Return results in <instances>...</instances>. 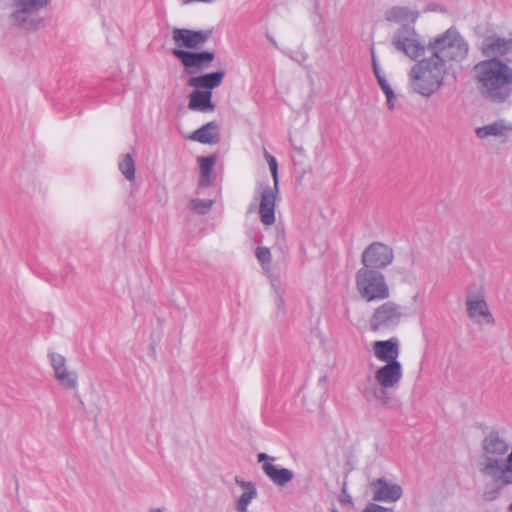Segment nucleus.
<instances>
[{"instance_id": "nucleus-18", "label": "nucleus", "mask_w": 512, "mask_h": 512, "mask_svg": "<svg viewBox=\"0 0 512 512\" xmlns=\"http://www.w3.org/2000/svg\"><path fill=\"white\" fill-rule=\"evenodd\" d=\"M389 389V387L379 384L375 379L369 380L362 390V395L371 404L386 406L391 400Z\"/></svg>"}, {"instance_id": "nucleus-5", "label": "nucleus", "mask_w": 512, "mask_h": 512, "mask_svg": "<svg viewBox=\"0 0 512 512\" xmlns=\"http://www.w3.org/2000/svg\"><path fill=\"white\" fill-rule=\"evenodd\" d=\"M50 0H12L8 23L19 30L33 32L44 27L41 11Z\"/></svg>"}, {"instance_id": "nucleus-13", "label": "nucleus", "mask_w": 512, "mask_h": 512, "mask_svg": "<svg viewBox=\"0 0 512 512\" xmlns=\"http://www.w3.org/2000/svg\"><path fill=\"white\" fill-rule=\"evenodd\" d=\"M211 35V30H191L177 27L172 29V39L176 45L175 49L196 50L203 46Z\"/></svg>"}, {"instance_id": "nucleus-42", "label": "nucleus", "mask_w": 512, "mask_h": 512, "mask_svg": "<svg viewBox=\"0 0 512 512\" xmlns=\"http://www.w3.org/2000/svg\"><path fill=\"white\" fill-rule=\"evenodd\" d=\"M504 465L512 467V448H511V452L508 454L507 458L504 460Z\"/></svg>"}, {"instance_id": "nucleus-30", "label": "nucleus", "mask_w": 512, "mask_h": 512, "mask_svg": "<svg viewBox=\"0 0 512 512\" xmlns=\"http://www.w3.org/2000/svg\"><path fill=\"white\" fill-rule=\"evenodd\" d=\"M275 247L283 254L288 251V246L286 244V235L285 229L283 225L275 226Z\"/></svg>"}, {"instance_id": "nucleus-15", "label": "nucleus", "mask_w": 512, "mask_h": 512, "mask_svg": "<svg viewBox=\"0 0 512 512\" xmlns=\"http://www.w3.org/2000/svg\"><path fill=\"white\" fill-rule=\"evenodd\" d=\"M479 49L486 59H503L512 51V39L490 35L482 40Z\"/></svg>"}, {"instance_id": "nucleus-8", "label": "nucleus", "mask_w": 512, "mask_h": 512, "mask_svg": "<svg viewBox=\"0 0 512 512\" xmlns=\"http://www.w3.org/2000/svg\"><path fill=\"white\" fill-rule=\"evenodd\" d=\"M267 163L273 178V186L265 184L258 187L257 193L260 199L258 213L260 221L265 226H271L275 223V207L276 198L279 193V178L276 158L274 156L269 157Z\"/></svg>"}, {"instance_id": "nucleus-28", "label": "nucleus", "mask_w": 512, "mask_h": 512, "mask_svg": "<svg viewBox=\"0 0 512 512\" xmlns=\"http://www.w3.org/2000/svg\"><path fill=\"white\" fill-rule=\"evenodd\" d=\"M255 256L259 261L264 273L270 274L272 260L270 249L265 246H258L255 251Z\"/></svg>"}, {"instance_id": "nucleus-16", "label": "nucleus", "mask_w": 512, "mask_h": 512, "mask_svg": "<svg viewBox=\"0 0 512 512\" xmlns=\"http://www.w3.org/2000/svg\"><path fill=\"white\" fill-rule=\"evenodd\" d=\"M372 499L379 502H396L403 494L398 484H391L385 478H378L371 483Z\"/></svg>"}, {"instance_id": "nucleus-49", "label": "nucleus", "mask_w": 512, "mask_h": 512, "mask_svg": "<svg viewBox=\"0 0 512 512\" xmlns=\"http://www.w3.org/2000/svg\"><path fill=\"white\" fill-rule=\"evenodd\" d=\"M509 510L512 511V503L509 506Z\"/></svg>"}, {"instance_id": "nucleus-37", "label": "nucleus", "mask_w": 512, "mask_h": 512, "mask_svg": "<svg viewBox=\"0 0 512 512\" xmlns=\"http://www.w3.org/2000/svg\"><path fill=\"white\" fill-rule=\"evenodd\" d=\"M370 54H371V64H372V67L373 66H378V61H377V57H376V54H375V49H374V46L372 45L370 47Z\"/></svg>"}, {"instance_id": "nucleus-41", "label": "nucleus", "mask_w": 512, "mask_h": 512, "mask_svg": "<svg viewBox=\"0 0 512 512\" xmlns=\"http://www.w3.org/2000/svg\"><path fill=\"white\" fill-rule=\"evenodd\" d=\"M183 4H188L191 2H203V3H213L216 0H181Z\"/></svg>"}, {"instance_id": "nucleus-43", "label": "nucleus", "mask_w": 512, "mask_h": 512, "mask_svg": "<svg viewBox=\"0 0 512 512\" xmlns=\"http://www.w3.org/2000/svg\"><path fill=\"white\" fill-rule=\"evenodd\" d=\"M343 494H344V498L341 499V502H349L350 503L351 502V497L348 494H346V490L345 489H343Z\"/></svg>"}, {"instance_id": "nucleus-6", "label": "nucleus", "mask_w": 512, "mask_h": 512, "mask_svg": "<svg viewBox=\"0 0 512 512\" xmlns=\"http://www.w3.org/2000/svg\"><path fill=\"white\" fill-rule=\"evenodd\" d=\"M482 455L479 460V471L482 474H493L498 471L499 463L508 452L509 446L499 431L491 429L481 442Z\"/></svg>"}, {"instance_id": "nucleus-50", "label": "nucleus", "mask_w": 512, "mask_h": 512, "mask_svg": "<svg viewBox=\"0 0 512 512\" xmlns=\"http://www.w3.org/2000/svg\"><path fill=\"white\" fill-rule=\"evenodd\" d=\"M332 512H339V511H338V510H336V509H333V511H332Z\"/></svg>"}, {"instance_id": "nucleus-25", "label": "nucleus", "mask_w": 512, "mask_h": 512, "mask_svg": "<svg viewBox=\"0 0 512 512\" xmlns=\"http://www.w3.org/2000/svg\"><path fill=\"white\" fill-rule=\"evenodd\" d=\"M262 469L269 479L278 486H285L294 477L291 470L287 468H278L270 462L264 463L262 465Z\"/></svg>"}, {"instance_id": "nucleus-36", "label": "nucleus", "mask_w": 512, "mask_h": 512, "mask_svg": "<svg viewBox=\"0 0 512 512\" xmlns=\"http://www.w3.org/2000/svg\"><path fill=\"white\" fill-rule=\"evenodd\" d=\"M257 459H258V462H263V464H264V463H266L268 460H274V458H273V457H271V456H269L268 454L263 453V452H262V453H259V454L257 455Z\"/></svg>"}, {"instance_id": "nucleus-4", "label": "nucleus", "mask_w": 512, "mask_h": 512, "mask_svg": "<svg viewBox=\"0 0 512 512\" xmlns=\"http://www.w3.org/2000/svg\"><path fill=\"white\" fill-rule=\"evenodd\" d=\"M468 51V43L454 27H450L425 46V52L430 53L444 64H446V61H463L467 57Z\"/></svg>"}, {"instance_id": "nucleus-10", "label": "nucleus", "mask_w": 512, "mask_h": 512, "mask_svg": "<svg viewBox=\"0 0 512 512\" xmlns=\"http://www.w3.org/2000/svg\"><path fill=\"white\" fill-rule=\"evenodd\" d=\"M402 317V307L395 302L387 301L374 310L369 327L374 332L390 330L399 325Z\"/></svg>"}, {"instance_id": "nucleus-35", "label": "nucleus", "mask_w": 512, "mask_h": 512, "mask_svg": "<svg viewBox=\"0 0 512 512\" xmlns=\"http://www.w3.org/2000/svg\"><path fill=\"white\" fill-rule=\"evenodd\" d=\"M362 512H394L393 508L383 507L375 503H369Z\"/></svg>"}, {"instance_id": "nucleus-20", "label": "nucleus", "mask_w": 512, "mask_h": 512, "mask_svg": "<svg viewBox=\"0 0 512 512\" xmlns=\"http://www.w3.org/2000/svg\"><path fill=\"white\" fill-rule=\"evenodd\" d=\"M187 139L202 144H217L220 141V129L216 121H210L187 136Z\"/></svg>"}, {"instance_id": "nucleus-17", "label": "nucleus", "mask_w": 512, "mask_h": 512, "mask_svg": "<svg viewBox=\"0 0 512 512\" xmlns=\"http://www.w3.org/2000/svg\"><path fill=\"white\" fill-rule=\"evenodd\" d=\"M402 378V366L399 361L386 363L375 372L374 379L384 387L395 388Z\"/></svg>"}, {"instance_id": "nucleus-21", "label": "nucleus", "mask_w": 512, "mask_h": 512, "mask_svg": "<svg viewBox=\"0 0 512 512\" xmlns=\"http://www.w3.org/2000/svg\"><path fill=\"white\" fill-rule=\"evenodd\" d=\"M224 76V71L206 73L200 76L190 77L188 79V85L199 90L211 91L222 83Z\"/></svg>"}, {"instance_id": "nucleus-27", "label": "nucleus", "mask_w": 512, "mask_h": 512, "mask_svg": "<svg viewBox=\"0 0 512 512\" xmlns=\"http://www.w3.org/2000/svg\"><path fill=\"white\" fill-rule=\"evenodd\" d=\"M491 477L496 482H500L502 486L512 484V467L504 465V461L499 463L498 471L493 474H484Z\"/></svg>"}, {"instance_id": "nucleus-46", "label": "nucleus", "mask_w": 512, "mask_h": 512, "mask_svg": "<svg viewBox=\"0 0 512 512\" xmlns=\"http://www.w3.org/2000/svg\"><path fill=\"white\" fill-rule=\"evenodd\" d=\"M264 156H265V158H266V160H267V161H268L269 157H273L271 154H269V153L267 152V150H266V149H264Z\"/></svg>"}, {"instance_id": "nucleus-9", "label": "nucleus", "mask_w": 512, "mask_h": 512, "mask_svg": "<svg viewBox=\"0 0 512 512\" xmlns=\"http://www.w3.org/2000/svg\"><path fill=\"white\" fill-rule=\"evenodd\" d=\"M466 312L470 320L477 325H492L495 319L485 300L483 287L472 284L467 287L465 299Z\"/></svg>"}, {"instance_id": "nucleus-39", "label": "nucleus", "mask_w": 512, "mask_h": 512, "mask_svg": "<svg viewBox=\"0 0 512 512\" xmlns=\"http://www.w3.org/2000/svg\"><path fill=\"white\" fill-rule=\"evenodd\" d=\"M377 82L381 89H383V87H386L387 85H389L385 76L377 78Z\"/></svg>"}, {"instance_id": "nucleus-40", "label": "nucleus", "mask_w": 512, "mask_h": 512, "mask_svg": "<svg viewBox=\"0 0 512 512\" xmlns=\"http://www.w3.org/2000/svg\"><path fill=\"white\" fill-rule=\"evenodd\" d=\"M372 70H373V73H374L376 79L379 78V77H383L384 76L382 74V72H381V69H380L379 65L378 66H373Z\"/></svg>"}, {"instance_id": "nucleus-34", "label": "nucleus", "mask_w": 512, "mask_h": 512, "mask_svg": "<svg viewBox=\"0 0 512 512\" xmlns=\"http://www.w3.org/2000/svg\"><path fill=\"white\" fill-rule=\"evenodd\" d=\"M270 279H271V285H272L273 289L275 290V293H276V296H277V299H276L277 309L281 313H284V298L282 296V293H281L279 287L277 286V279H275L272 276H270Z\"/></svg>"}, {"instance_id": "nucleus-1", "label": "nucleus", "mask_w": 512, "mask_h": 512, "mask_svg": "<svg viewBox=\"0 0 512 512\" xmlns=\"http://www.w3.org/2000/svg\"><path fill=\"white\" fill-rule=\"evenodd\" d=\"M510 60L484 59L473 67V78L481 97L492 104L506 103L512 96Z\"/></svg>"}, {"instance_id": "nucleus-38", "label": "nucleus", "mask_w": 512, "mask_h": 512, "mask_svg": "<svg viewBox=\"0 0 512 512\" xmlns=\"http://www.w3.org/2000/svg\"><path fill=\"white\" fill-rule=\"evenodd\" d=\"M427 11H440V12H444L445 9L442 8V6L440 5H437V4H429L427 6Z\"/></svg>"}, {"instance_id": "nucleus-29", "label": "nucleus", "mask_w": 512, "mask_h": 512, "mask_svg": "<svg viewBox=\"0 0 512 512\" xmlns=\"http://www.w3.org/2000/svg\"><path fill=\"white\" fill-rule=\"evenodd\" d=\"M119 170L128 181H132L135 178V163L130 154L123 156L119 162Z\"/></svg>"}, {"instance_id": "nucleus-24", "label": "nucleus", "mask_w": 512, "mask_h": 512, "mask_svg": "<svg viewBox=\"0 0 512 512\" xmlns=\"http://www.w3.org/2000/svg\"><path fill=\"white\" fill-rule=\"evenodd\" d=\"M508 132H512V124H508L504 120H498L475 129V134L480 139L488 137L502 138L506 137Z\"/></svg>"}, {"instance_id": "nucleus-2", "label": "nucleus", "mask_w": 512, "mask_h": 512, "mask_svg": "<svg viewBox=\"0 0 512 512\" xmlns=\"http://www.w3.org/2000/svg\"><path fill=\"white\" fill-rule=\"evenodd\" d=\"M419 15L418 10L407 6H393L387 9L384 14L386 21L401 25L392 36V45L397 51L403 52L412 60H416L425 54V45L421 43L414 28Z\"/></svg>"}, {"instance_id": "nucleus-33", "label": "nucleus", "mask_w": 512, "mask_h": 512, "mask_svg": "<svg viewBox=\"0 0 512 512\" xmlns=\"http://www.w3.org/2000/svg\"><path fill=\"white\" fill-rule=\"evenodd\" d=\"M381 90L386 96V105H387L388 109L390 111L394 110L395 104H396V95H395L392 87L389 84L386 87H383V89H381Z\"/></svg>"}, {"instance_id": "nucleus-23", "label": "nucleus", "mask_w": 512, "mask_h": 512, "mask_svg": "<svg viewBox=\"0 0 512 512\" xmlns=\"http://www.w3.org/2000/svg\"><path fill=\"white\" fill-rule=\"evenodd\" d=\"M235 483L244 491L235 503L237 512H247L250 502L257 497V489L255 483L245 481L239 476H235Z\"/></svg>"}, {"instance_id": "nucleus-32", "label": "nucleus", "mask_w": 512, "mask_h": 512, "mask_svg": "<svg viewBox=\"0 0 512 512\" xmlns=\"http://www.w3.org/2000/svg\"><path fill=\"white\" fill-rule=\"evenodd\" d=\"M502 487L503 486L501 485L500 482H496L495 480H493V483L487 484L485 486V490H484V493H483V498L486 501H493V500H495L498 497Z\"/></svg>"}, {"instance_id": "nucleus-11", "label": "nucleus", "mask_w": 512, "mask_h": 512, "mask_svg": "<svg viewBox=\"0 0 512 512\" xmlns=\"http://www.w3.org/2000/svg\"><path fill=\"white\" fill-rule=\"evenodd\" d=\"M394 260V251L387 244L381 242H373L365 248L361 255V263L363 268L367 269H384Z\"/></svg>"}, {"instance_id": "nucleus-47", "label": "nucleus", "mask_w": 512, "mask_h": 512, "mask_svg": "<svg viewBox=\"0 0 512 512\" xmlns=\"http://www.w3.org/2000/svg\"><path fill=\"white\" fill-rule=\"evenodd\" d=\"M255 206L253 204L250 205L249 207V212H252L254 210Z\"/></svg>"}, {"instance_id": "nucleus-7", "label": "nucleus", "mask_w": 512, "mask_h": 512, "mask_svg": "<svg viewBox=\"0 0 512 512\" xmlns=\"http://www.w3.org/2000/svg\"><path fill=\"white\" fill-rule=\"evenodd\" d=\"M356 288L365 301H380L390 295L385 276L374 269L361 268L355 275Z\"/></svg>"}, {"instance_id": "nucleus-48", "label": "nucleus", "mask_w": 512, "mask_h": 512, "mask_svg": "<svg viewBox=\"0 0 512 512\" xmlns=\"http://www.w3.org/2000/svg\"><path fill=\"white\" fill-rule=\"evenodd\" d=\"M79 402H80L81 407L84 409V402L81 399H79Z\"/></svg>"}, {"instance_id": "nucleus-45", "label": "nucleus", "mask_w": 512, "mask_h": 512, "mask_svg": "<svg viewBox=\"0 0 512 512\" xmlns=\"http://www.w3.org/2000/svg\"><path fill=\"white\" fill-rule=\"evenodd\" d=\"M148 512H163V510L161 508H151Z\"/></svg>"}, {"instance_id": "nucleus-31", "label": "nucleus", "mask_w": 512, "mask_h": 512, "mask_svg": "<svg viewBox=\"0 0 512 512\" xmlns=\"http://www.w3.org/2000/svg\"><path fill=\"white\" fill-rule=\"evenodd\" d=\"M214 204V200L192 199L190 202L191 209L200 215L207 214Z\"/></svg>"}, {"instance_id": "nucleus-3", "label": "nucleus", "mask_w": 512, "mask_h": 512, "mask_svg": "<svg viewBox=\"0 0 512 512\" xmlns=\"http://www.w3.org/2000/svg\"><path fill=\"white\" fill-rule=\"evenodd\" d=\"M446 72V64L430 54L411 68V88L424 97H430L443 86Z\"/></svg>"}, {"instance_id": "nucleus-26", "label": "nucleus", "mask_w": 512, "mask_h": 512, "mask_svg": "<svg viewBox=\"0 0 512 512\" xmlns=\"http://www.w3.org/2000/svg\"><path fill=\"white\" fill-rule=\"evenodd\" d=\"M200 168L199 186L209 187L212 184L213 167L217 161V155L200 156L197 159Z\"/></svg>"}, {"instance_id": "nucleus-14", "label": "nucleus", "mask_w": 512, "mask_h": 512, "mask_svg": "<svg viewBox=\"0 0 512 512\" xmlns=\"http://www.w3.org/2000/svg\"><path fill=\"white\" fill-rule=\"evenodd\" d=\"M48 357L54 371V377L59 385L67 390H76L78 387V375L75 371L68 369L65 357L54 352L50 353Z\"/></svg>"}, {"instance_id": "nucleus-22", "label": "nucleus", "mask_w": 512, "mask_h": 512, "mask_svg": "<svg viewBox=\"0 0 512 512\" xmlns=\"http://www.w3.org/2000/svg\"><path fill=\"white\" fill-rule=\"evenodd\" d=\"M211 99V91L195 89L189 95L188 109L199 112H212L215 110V104Z\"/></svg>"}, {"instance_id": "nucleus-19", "label": "nucleus", "mask_w": 512, "mask_h": 512, "mask_svg": "<svg viewBox=\"0 0 512 512\" xmlns=\"http://www.w3.org/2000/svg\"><path fill=\"white\" fill-rule=\"evenodd\" d=\"M375 357L385 363L398 361L399 343L395 338L379 340L373 343Z\"/></svg>"}, {"instance_id": "nucleus-44", "label": "nucleus", "mask_w": 512, "mask_h": 512, "mask_svg": "<svg viewBox=\"0 0 512 512\" xmlns=\"http://www.w3.org/2000/svg\"><path fill=\"white\" fill-rule=\"evenodd\" d=\"M267 39L269 40V42L274 46V47H278L277 45V42L275 41V39L273 37H271L270 35H266Z\"/></svg>"}, {"instance_id": "nucleus-12", "label": "nucleus", "mask_w": 512, "mask_h": 512, "mask_svg": "<svg viewBox=\"0 0 512 512\" xmlns=\"http://www.w3.org/2000/svg\"><path fill=\"white\" fill-rule=\"evenodd\" d=\"M172 55L176 57L184 67L187 74H195L209 67L214 60L215 53L212 51H190L184 49H173Z\"/></svg>"}]
</instances>
